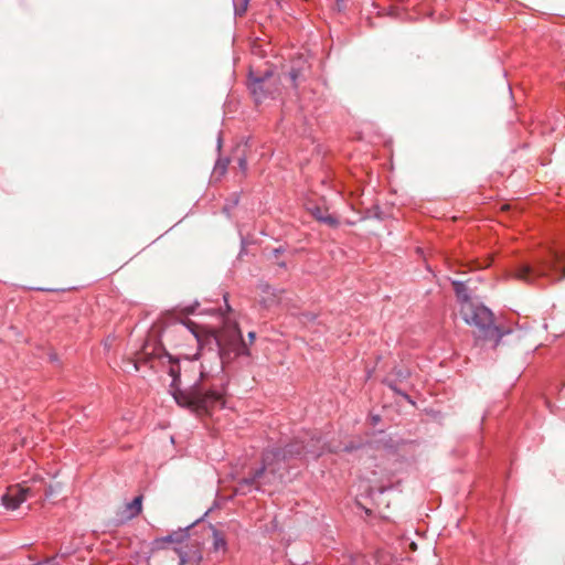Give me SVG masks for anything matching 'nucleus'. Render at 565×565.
Wrapping results in <instances>:
<instances>
[{
    "label": "nucleus",
    "instance_id": "obj_17",
    "mask_svg": "<svg viewBox=\"0 0 565 565\" xmlns=\"http://www.w3.org/2000/svg\"><path fill=\"white\" fill-rule=\"evenodd\" d=\"M249 0H243V3L241 6L235 7V13L236 15L243 17L247 10Z\"/></svg>",
    "mask_w": 565,
    "mask_h": 565
},
{
    "label": "nucleus",
    "instance_id": "obj_4",
    "mask_svg": "<svg viewBox=\"0 0 565 565\" xmlns=\"http://www.w3.org/2000/svg\"><path fill=\"white\" fill-rule=\"evenodd\" d=\"M460 315L470 326L478 328L480 334L487 340L500 341L503 333L494 326L493 313L490 309L480 303H475L469 297H465Z\"/></svg>",
    "mask_w": 565,
    "mask_h": 565
},
{
    "label": "nucleus",
    "instance_id": "obj_18",
    "mask_svg": "<svg viewBox=\"0 0 565 565\" xmlns=\"http://www.w3.org/2000/svg\"><path fill=\"white\" fill-rule=\"evenodd\" d=\"M174 552L178 554L179 556V563L180 565H184L186 563V559H185V554L180 550V548H174Z\"/></svg>",
    "mask_w": 565,
    "mask_h": 565
},
{
    "label": "nucleus",
    "instance_id": "obj_6",
    "mask_svg": "<svg viewBox=\"0 0 565 565\" xmlns=\"http://www.w3.org/2000/svg\"><path fill=\"white\" fill-rule=\"evenodd\" d=\"M164 342L157 341L156 338H148L139 353V361L150 362L153 359H161L162 356L169 358L171 366L169 370L170 375L173 377L172 385L180 383L181 365L174 364V359L164 349Z\"/></svg>",
    "mask_w": 565,
    "mask_h": 565
},
{
    "label": "nucleus",
    "instance_id": "obj_3",
    "mask_svg": "<svg viewBox=\"0 0 565 565\" xmlns=\"http://www.w3.org/2000/svg\"><path fill=\"white\" fill-rule=\"evenodd\" d=\"M512 277L530 285L544 286L565 278V244L544 248L527 262L516 265Z\"/></svg>",
    "mask_w": 565,
    "mask_h": 565
},
{
    "label": "nucleus",
    "instance_id": "obj_16",
    "mask_svg": "<svg viewBox=\"0 0 565 565\" xmlns=\"http://www.w3.org/2000/svg\"><path fill=\"white\" fill-rule=\"evenodd\" d=\"M454 287H455V291H456V295L457 297L459 298L460 300V305L462 303L465 297H469L467 295V289L465 287V285L462 282H454Z\"/></svg>",
    "mask_w": 565,
    "mask_h": 565
},
{
    "label": "nucleus",
    "instance_id": "obj_2",
    "mask_svg": "<svg viewBox=\"0 0 565 565\" xmlns=\"http://www.w3.org/2000/svg\"><path fill=\"white\" fill-rule=\"evenodd\" d=\"M320 439L311 438L307 444L305 440H296L285 448L267 449L263 454V465L256 469L249 477L243 478L238 482L241 492L259 489L262 483L270 482L280 470L281 463L294 457L311 455L318 458L323 452V447L319 446Z\"/></svg>",
    "mask_w": 565,
    "mask_h": 565
},
{
    "label": "nucleus",
    "instance_id": "obj_20",
    "mask_svg": "<svg viewBox=\"0 0 565 565\" xmlns=\"http://www.w3.org/2000/svg\"><path fill=\"white\" fill-rule=\"evenodd\" d=\"M248 340H249V344H253L255 339H256V333L254 331H250L248 332Z\"/></svg>",
    "mask_w": 565,
    "mask_h": 565
},
{
    "label": "nucleus",
    "instance_id": "obj_1",
    "mask_svg": "<svg viewBox=\"0 0 565 565\" xmlns=\"http://www.w3.org/2000/svg\"><path fill=\"white\" fill-rule=\"evenodd\" d=\"M161 341L180 349L174 364L186 361L181 367L188 388H177L173 397L178 405L196 415H209L225 405L228 383L226 369L239 356H250L236 322L225 321L218 330L199 326L190 320L174 321L161 330Z\"/></svg>",
    "mask_w": 565,
    "mask_h": 565
},
{
    "label": "nucleus",
    "instance_id": "obj_7",
    "mask_svg": "<svg viewBox=\"0 0 565 565\" xmlns=\"http://www.w3.org/2000/svg\"><path fill=\"white\" fill-rule=\"evenodd\" d=\"M270 77L271 73L266 72L264 76H255L252 72L249 73V89L256 103H262L270 92Z\"/></svg>",
    "mask_w": 565,
    "mask_h": 565
},
{
    "label": "nucleus",
    "instance_id": "obj_9",
    "mask_svg": "<svg viewBox=\"0 0 565 565\" xmlns=\"http://www.w3.org/2000/svg\"><path fill=\"white\" fill-rule=\"evenodd\" d=\"M308 210L317 221L326 223L331 227H335L339 225L338 218L331 215L327 209L322 206H312L308 207Z\"/></svg>",
    "mask_w": 565,
    "mask_h": 565
},
{
    "label": "nucleus",
    "instance_id": "obj_12",
    "mask_svg": "<svg viewBox=\"0 0 565 565\" xmlns=\"http://www.w3.org/2000/svg\"><path fill=\"white\" fill-rule=\"evenodd\" d=\"M226 540L224 534L217 530H213V548L214 551H222L223 553L226 551Z\"/></svg>",
    "mask_w": 565,
    "mask_h": 565
},
{
    "label": "nucleus",
    "instance_id": "obj_5",
    "mask_svg": "<svg viewBox=\"0 0 565 565\" xmlns=\"http://www.w3.org/2000/svg\"><path fill=\"white\" fill-rule=\"evenodd\" d=\"M44 487V480L39 477L32 478L30 481L8 487L2 497V503L7 509H18L28 498H33L41 492Z\"/></svg>",
    "mask_w": 565,
    "mask_h": 565
},
{
    "label": "nucleus",
    "instance_id": "obj_10",
    "mask_svg": "<svg viewBox=\"0 0 565 565\" xmlns=\"http://www.w3.org/2000/svg\"><path fill=\"white\" fill-rule=\"evenodd\" d=\"M142 511V495L136 497L131 502L125 505L124 518L131 520Z\"/></svg>",
    "mask_w": 565,
    "mask_h": 565
},
{
    "label": "nucleus",
    "instance_id": "obj_13",
    "mask_svg": "<svg viewBox=\"0 0 565 565\" xmlns=\"http://www.w3.org/2000/svg\"><path fill=\"white\" fill-rule=\"evenodd\" d=\"M350 565H373L371 556L356 554L352 556Z\"/></svg>",
    "mask_w": 565,
    "mask_h": 565
},
{
    "label": "nucleus",
    "instance_id": "obj_8",
    "mask_svg": "<svg viewBox=\"0 0 565 565\" xmlns=\"http://www.w3.org/2000/svg\"><path fill=\"white\" fill-rule=\"evenodd\" d=\"M258 302L265 309L276 307L280 301V292L276 291L267 284H262L258 287Z\"/></svg>",
    "mask_w": 565,
    "mask_h": 565
},
{
    "label": "nucleus",
    "instance_id": "obj_21",
    "mask_svg": "<svg viewBox=\"0 0 565 565\" xmlns=\"http://www.w3.org/2000/svg\"><path fill=\"white\" fill-rule=\"evenodd\" d=\"M356 448H358L356 446L350 444V445H345L344 450L345 451H352L353 449H356Z\"/></svg>",
    "mask_w": 565,
    "mask_h": 565
},
{
    "label": "nucleus",
    "instance_id": "obj_19",
    "mask_svg": "<svg viewBox=\"0 0 565 565\" xmlns=\"http://www.w3.org/2000/svg\"><path fill=\"white\" fill-rule=\"evenodd\" d=\"M238 166L241 168V170L245 173L246 170H247V161L245 158H239L238 159Z\"/></svg>",
    "mask_w": 565,
    "mask_h": 565
},
{
    "label": "nucleus",
    "instance_id": "obj_11",
    "mask_svg": "<svg viewBox=\"0 0 565 565\" xmlns=\"http://www.w3.org/2000/svg\"><path fill=\"white\" fill-rule=\"evenodd\" d=\"M371 558L373 565H391L393 559L392 555L384 550L376 551L374 555H371Z\"/></svg>",
    "mask_w": 565,
    "mask_h": 565
},
{
    "label": "nucleus",
    "instance_id": "obj_14",
    "mask_svg": "<svg viewBox=\"0 0 565 565\" xmlns=\"http://www.w3.org/2000/svg\"><path fill=\"white\" fill-rule=\"evenodd\" d=\"M289 77L292 84L294 88H298L299 81L303 78L302 70L301 68H291L289 72Z\"/></svg>",
    "mask_w": 565,
    "mask_h": 565
},
{
    "label": "nucleus",
    "instance_id": "obj_15",
    "mask_svg": "<svg viewBox=\"0 0 565 565\" xmlns=\"http://www.w3.org/2000/svg\"><path fill=\"white\" fill-rule=\"evenodd\" d=\"M186 535L183 534V533H174V534H170L163 539H160V540H157V544H162V543H180V539H183L185 537Z\"/></svg>",
    "mask_w": 565,
    "mask_h": 565
}]
</instances>
